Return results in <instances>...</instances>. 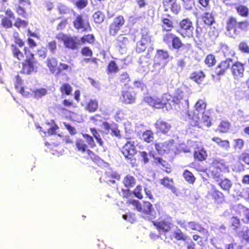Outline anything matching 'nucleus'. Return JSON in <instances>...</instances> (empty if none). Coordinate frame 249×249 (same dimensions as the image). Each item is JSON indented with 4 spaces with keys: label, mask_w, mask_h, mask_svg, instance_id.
<instances>
[{
    "label": "nucleus",
    "mask_w": 249,
    "mask_h": 249,
    "mask_svg": "<svg viewBox=\"0 0 249 249\" xmlns=\"http://www.w3.org/2000/svg\"><path fill=\"white\" fill-rule=\"evenodd\" d=\"M191 94L190 89L182 85L177 89L172 102L178 106L179 108L188 112L189 108V96Z\"/></svg>",
    "instance_id": "f257e3e1"
},
{
    "label": "nucleus",
    "mask_w": 249,
    "mask_h": 249,
    "mask_svg": "<svg viewBox=\"0 0 249 249\" xmlns=\"http://www.w3.org/2000/svg\"><path fill=\"white\" fill-rule=\"evenodd\" d=\"M25 54L26 55V59L23 63L22 71L23 73L30 74L35 71L37 69V62L34 59V54L28 51L26 48H24Z\"/></svg>",
    "instance_id": "f03ea898"
},
{
    "label": "nucleus",
    "mask_w": 249,
    "mask_h": 249,
    "mask_svg": "<svg viewBox=\"0 0 249 249\" xmlns=\"http://www.w3.org/2000/svg\"><path fill=\"white\" fill-rule=\"evenodd\" d=\"M59 40L62 41L66 48L71 50L77 49L80 45V39L76 37H72L70 35L59 33L56 36Z\"/></svg>",
    "instance_id": "7ed1b4c3"
},
{
    "label": "nucleus",
    "mask_w": 249,
    "mask_h": 249,
    "mask_svg": "<svg viewBox=\"0 0 249 249\" xmlns=\"http://www.w3.org/2000/svg\"><path fill=\"white\" fill-rule=\"evenodd\" d=\"M206 107V104L204 101L202 100H199L195 105V109L194 110L192 115L188 113V111L187 112L189 117L193 121V122H192V125H196L197 124V123L199 122V120L200 119L199 115L201 113H204L205 112Z\"/></svg>",
    "instance_id": "20e7f679"
},
{
    "label": "nucleus",
    "mask_w": 249,
    "mask_h": 249,
    "mask_svg": "<svg viewBox=\"0 0 249 249\" xmlns=\"http://www.w3.org/2000/svg\"><path fill=\"white\" fill-rule=\"evenodd\" d=\"M180 29L178 32L183 37H193L194 27L189 18L182 19L179 23Z\"/></svg>",
    "instance_id": "39448f33"
},
{
    "label": "nucleus",
    "mask_w": 249,
    "mask_h": 249,
    "mask_svg": "<svg viewBox=\"0 0 249 249\" xmlns=\"http://www.w3.org/2000/svg\"><path fill=\"white\" fill-rule=\"evenodd\" d=\"M126 203L132 205L138 211L145 214H151L153 210L152 205L149 202H144L142 206L139 201L135 199H129Z\"/></svg>",
    "instance_id": "423d86ee"
},
{
    "label": "nucleus",
    "mask_w": 249,
    "mask_h": 249,
    "mask_svg": "<svg viewBox=\"0 0 249 249\" xmlns=\"http://www.w3.org/2000/svg\"><path fill=\"white\" fill-rule=\"evenodd\" d=\"M164 98H166V100L169 101L171 97L170 95L165 94L162 99L161 100L157 97L147 96L144 98V101L150 106L157 108H160L166 104V102L164 101Z\"/></svg>",
    "instance_id": "0eeeda50"
},
{
    "label": "nucleus",
    "mask_w": 249,
    "mask_h": 249,
    "mask_svg": "<svg viewBox=\"0 0 249 249\" xmlns=\"http://www.w3.org/2000/svg\"><path fill=\"white\" fill-rule=\"evenodd\" d=\"M137 142L134 139L128 141L123 146L122 152L126 159L131 160L136 153V145Z\"/></svg>",
    "instance_id": "6e6552de"
},
{
    "label": "nucleus",
    "mask_w": 249,
    "mask_h": 249,
    "mask_svg": "<svg viewBox=\"0 0 249 249\" xmlns=\"http://www.w3.org/2000/svg\"><path fill=\"white\" fill-rule=\"evenodd\" d=\"M74 27L78 30H82L83 31H87L89 27V23L88 17L86 15H77L73 22Z\"/></svg>",
    "instance_id": "1a4fd4ad"
},
{
    "label": "nucleus",
    "mask_w": 249,
    "mask_h": 249,
    "mask_svg": "<svg viewBox=\"0 0 249 249\" xmlns=\"http://www.w3.org/2000/svg\"><path fill=\"white\" fill-rule=\"evenodd\" d=\"M173 142L174 141L170 140L164 142L157 143L155 144V148L159 154H164L173 149Z\"/></svg>",
    "instance_id": "9d476101"
},
{
    "label": "nucleus",
    "mask_w": 249,
    "mask_h": 249,
    "mask_svg": "<svg viewBox=\"0 0 249 249\" xmlns=\"http://www.w3.org/2000/svg\"><path fill=\"white\" fill-rule=\"evenodd\" d=\"M169 55L166 51L160 50L157 51V53L155 57V62L162 66H165L167 62Z\"/></svg>",
    "instance_id": "9b49d317"
},
{
    "label": "nucleus",
    "mask_w": 249,
    "mask_h": 249,
    "mask_svg": "<svg viewBox=\"0 0 249 249\" xmlns=\"http://www.w3.org/2000/svg\"><path fill=\"white\" fill-rule=\"evenodd\" d=\"M231 71L235 79H240L243 77L244 75V66L240 62L232 63L231 67Z\"/></svg>",
    "instance_id": "f8f14e48"
},
{
    "label": "nucleus",
    "mask_w": 249,
    "mask_h": 249,
    "mask_svg": "<svg viewBox=\"0 0 249 249\" xmlns=\"http://www.w3.org/2000/svg\"><path fill=\"white\" fill-rule=\"evenodd\" d=\"M46 64L50 72L55 75L60 73V69L58 68V60L53 57H49L46 60Z\"/></svg>",
    "instance_id": "ddd939ff"
},
{
    "label": "nucleus",
    "mask_w": 249,
    "mask_h": 249,
    "mask_svg": "<svg viewBox=\"0 0 249 249\" xmlns=\"http://www.w3.org/2000/svg\"><path fill=\"white\" fill-rule=\"evenodd\" d=\"M232 61L230 58H228L224 61H222L216 69V73L218 75H221L224 74L226 71L227 70L232 64Z\"/></svg>",
    "instance_id": "4468645a"
},
{
    "label": "nucleus",
    "mask_w": 249,
    "mask_h": 249,
    "mask_svg": "<svg viewBox=\"0 0 249 249\" xmlns=\"http://www.w3.org/2000/svg\"><path fill=\"white\" fill-rule=\"evenodd\" d=\"M156 130L159 132L167 133L171 128V125L169 123L158 120L155 124Z\"/></svg>",
    "instance_id": "2eb2a0df"
},
{
    "label": "nucleus",
    "mask_w": 249,
    "mask_h": 249,
    "mask_svg": "<svg viewBox=\"0 0 249 249\" xmlns=\"http://www.w3.org/2000/svg\"><path fill=\"white\" fill-rule=\"evenodd\" d=\"M75 146L78 151L84 153L87 152L89 155L92 154L91 150L88 149V146L86 143L85 141L82 139L78 138L75 142Z\"/></svg>",
    "instance_id": "dca6fc26"
},
{
    "label": "nucleus",
    "mask_w": 249,
    "mask_h": 249,
    "mask_svg": "<svg viewBox=\"0 0 249 249\" xmlns=\"http://www.w3.org/2000/svg\"><path fill=\"white\" fill-rule=\"evenodd\" d=\"M211 164L213 167L219 169L220 171H223L228 168V166L224 160L219 158L212 159Z\"/></svg>",
    "instance_id": "f3484780"
},
{
    "label": "nucleus",
    "mask_w": 249,
    "mask_h": 249,
    "mask_svg": "<svg viewBox=\"0 0 249 249\" xmlns=\"http://www.w3.org/2000/svg\"><path fill=\"white\" fill-rule=\"evenodd\" d=\"M154 225L156 227L157 230L159 232H166L169 231L171 229L170 223L166 222L164 220L160 222L155 221L153 222Z\"/></svg>",
    "instance_id": "a211bd4d"
},
{
    "label": "nucleus",
    "mask_w": 249,
    "mask_h": 249,
    "mask_svg": "<svg viewBox=\"0 0 249 249\" xmlns=\"http://www.w3.org/2000/svg\"><path fill=\"white\" fill-rule=\"evenodd\" d=\"M160 183L164 187L170 189L174 194L177 193V189L174 186V181L172 179L168 177L164 178L163 179H160Z\"/></svg>",
    "instance_id": "6ab92c4d"
},
{
    "label": "nucleus",
    "mask_w": 249,
    "mask_h": 249,
    "mask_svg": "<svg viewBox=\"0 0 249 249\" xmlns=\"http://www.w3.org/2000/svg\"><path fill=\"white\" fill-rule=\"evenodd\" d=\"M136 99L135 94L134 92L123 91L121 100L126 104L133 103Z\"/></svg>",
    "instance_id": "aec40b11"
},
{
    "label": "nucleus",
    "mask_w": 249,
    "mask_h": 249,
    "mask_svg": "<svg viewBox=\"0 0 249 249\" xmlns=\"http://www.w3.org/2000/svg\"><path fill=\"white\" fill-rule=\"evenodd\" d=\"M212 140L215 142L217 145L223 149L228 150L230 147V142L228 140H222L218 137H213Z\"/></svg>",
    "instance_id": "412c9836"
},
{
    "label": "nucleus",
    "mask_w": 249,
    "mask_h": 249,
    "mask_svg": "<svg viewBox=\"0 0 249 249\" xmlns=\"http://www.w3.org/2000/svg\"><path fill=\"white\" fill-rule=\"evenodd\" d=\"M218 184L222 190L229 192L232 186V183L230 179L225 178L221 179Z\"/></svg>",
    "instance_id": "4be33fe9"
},
{
    "label": "nucleus",
    "mask_w": 249,
    "mask_h": 249,
    "mask_svg": "<svg viewBox=\"0 0 249 249\" xmlns=\"http://www.w3.org/2000/svg\"><path fill=\"white\" fill-rule=\"evenodd\" d=\"M207 156V152L203 148H197L194 153L195 158L200 161L204 160Z\"/></svg>",
    "instance_id": "5701e85b"
},
{
    "label": "nucleus",
    "mask_w": 249,
    "mask_h": 249,
    "mask_svg": "<svg viewBox=\"0 0 249 249\" xmlns=\"http://www.w3.org/2000/svg\"><path fill=\"white\" fill-rule=\"evenodd\" d=\"M154 133L151 130H146L144 131L141 137V139L143 141L149 143L153 141L154 139Z\"/></svg>",
    "instance_id": "b1692460"
},
{
    "label": "nucleus",
    "mask_w": 249,
    "mask_h": 249,
    "mask_svg": "<svg viewBox=\"0 0 249 249\" xmlns=\"http://www.w3.org/2000/svg\"><path fill=\"white\" fill-rule=\"evenodd\" d=\"M123 183L126 188H131L135 185L136 179L133 176L127 175L124 178Z\"/></svg>",
    "instance_id": "393cba45"
},
{
    "label": "nucleus",
    "mask_w": 249,
    "mask_h": 249,
    "mask_svg": "<svg viewBox=\"0 0 249 249\" xmlns=\"http://www.w3.org/2000/svg\"><path fill=\"white\" fill-rule=\"evenodd\" d=\"M204 77L205 75L203 72L201 71L193 72L190 75V78L198 84H199L202 82Z\"/></svg>",
    "instance_id": "a878e982"
},
{
    "label": "nucleus",
    "mask_w": 249,
    "mask_h": 249,
    "mask_svg": "<svg viewBox=\"0 0 249 249\" xmlns=\"http://www.w3.org/2000/svg\"><path fill=\"white\" fill-rule=\"evenodd\" d=\"M202 19L204 23L208 25H212L214 21L212 14L210 13H205L202 17Z\"/></svg>",
    "instance_id": "bb28decb"
},
{
    "label": "nucleus",
    "mask_w": 249,
    "mask_h": 249,
    "mask_svg": "<svg viewBox=\"0 0 249 249\" xmlns=\"http://www.w3.org/2000/svg\"><path fill=\"white\" fill-rule=\"evenodd\" d=\"M208 114L209 113L206 111H205L204 113L200 114V119L199 120V122L197 123V124L199 122H203V123L206 124V125L207 126L211 125V122Z\"/></svg>",
    "instance_id": "cd10ccee"
},
{
    "label": "nucleus",
    "mask_w": 249,
    "mask_h": 249,
    "mask_svg": "<svg viewBox=\"0 0 249 249\" xmlns=\"http://www.w3.org/2000/svg\"><path fill=\"white\" fill-rule=\"evenodd\" d=\"M104 18L105 16L104 14L100 11L95 12L93 15L94 21L96 23L100 24L103 22L104 20Z\"/></svg>",
    "instance_id": "c85d7f7f"
},
{
    "label": "nucleus",
    "mask_w": 249,
    "mask_h": 249,
    "mask_svg": "<svg viewBox=\"0 0 249 249\" xmlns=\"http://www.w3.org/2000/svg\"><path fill=\"white\" fill-rule=\"evenodd\" d=\"M213 196L218 202L221 203L224 201V196L223 194L218 190L214 189L213 190Z\"/></svg>",
    "instance_id": "c756f323"
},
{
    "label": "nucleus",
    "mask_w": 249,
    "mask_h": 249,
    "mask_svg": "<svg viewBox=\"0 0 249 249\" xmlns=\"http://www.w3.org/2000/svg\"><path fill=\"white\" fill-rule=\"evenodd\" d=\"M183 177L187 182L193 184L195 181V178L193 174L188 170L184 171L183 173Z\"/></svg>",
    "instance_id": "7c9ffc66"
},
{
    "label": "nucleus",
    "mask_w": 249,
    "mask_h": 249,
    "mask_svg": "<svg viewBox=\"0 0 249 249\" xmlns=\"http://www.w3.org/2000/svg\"><path fill=\"white\" fill-rule=\"evenodd\" d=\"M237 23L236 19L233 17H230L228 18L226 24V30L232 29L235 28V26Z\"/></svg>",
    "instance_id": "2f4dec72"
},
{
    "label": "nucleus",
    "mask_w": 249,
    "mask_h": 249,
    "mask_svg": "<svg viewBox=\"0 0 249 249\" xmlns=\"http://www.w3.org/2000/svg\"><path fill=\"white\" fill-rule=\"evenodd\" d=\"M98 107V103L95 100H90L86 108L89 112H94L96 110Z\"/></svg>",
    "instance_id": "473e14b6"
},
{
    "label": "nucleus",
    "mask_w": 249,
    "mask_h": 249,
    "mask_svg": "<svg viewBox=\"0 0 249 249\" xmlns=\"http://www.w3.org/2000/svg\"><path fill=\"white\" fill-rule=\"evenodd\" d=\"M174 238L178 241L182 240L185 241L187 239V237L184 235L183 233L180 231L178 230L174 231L173 234Z\"/></svg>",
    "instance_id": "72a5a7b5"
},
{
    "label": "nucleus",
    "mask_w": 249,
    "mask_h": 249,
    "mask_svg": "<svg viewBox=\"0 0 249 249\" xmlns=\"http://www.w3.org/2000/svg\"><path fill=\"white\" fill-rule=\"evenodd\" d=\"M94 36L92 35H88L84 36L80 39V44H85L86 43H91L94 41Z\"/></svg>",
    "instance_id": "f704fd0d"
},
{
    "label": "nucleus",
    "mask_w": 249,
    "mask_h": 249,
    "mask_svg": "<svg viewBox=\"0 0 249 249\" xmlns=\"http://www.w3.org/2000/svg\"><path fill=\"white\" fill-rule=\"evenodd\" d=\"M12 52L14 57H17L18 59L20 60L23 58V53L15 46H12Z\"/></svg>",
    "instance_id": "c9c22d12"
},
{
    "label": "nucleus",
    "mask_w": 249,
    "mask_h": 249,
    "mask_svg": "<svg viewBox=\"0 0 249 249\" xmlns=\"http://www.w3.org/2000/svg\"><path fill=\"white\" fill-rule=\"evenodd\" d=\"M60 90L62 93L70 95L71 92V87L69 84L64 83L61 87Z\"/></svg>",
    "instance_id": "e433bc0d"
},
{
    "label": "nucleus",
    "mask_w": 249,
    "mask_h": 249,
    "mask_svg": "<svg viewBox=\"0 0 249 249\" xmlns=\"http://www.w3.org/2000/svg\"><path fill=\"white\" fill-rule=\"evenodd\" d=\"M117 41L118 42V45L120 47H124L128 43V40L127 38L125 37L123 35L119 36L117 38Z\"/></svg>",
    "instance_id": "4c0bfd02"
},
{
    "label": "nucleus",
    "mask_w": 249,
    "mask_h": 249,
    "mask_svg": "<svg viewBox=\"0 0 249 249\" xmlns=\"http://www.w3.org/2000/svg\"><path fill=\"white\" fill-rule=\"evenodd\" d=\"M124 18L122 16H119L114 19L113 22L112 23L114 25H116L120 28L124 24Z\"/></svg>",
    "instance_id": "58836bf2"
},
{
    "label": "nucleus",
    "mask_w": 249,
    "mask_h": 249,
    "mask_svg": "<svg viewBox=\"0 0 249 249\" xmlns=\"http://www.w3.org/2000/svg\"><path fill=\"white\" fill-rule=\"evenodd\" d=\"M83 136L85 138L86 142L90 148H93L95 146V142L91 136L87 134H83Z\"/></svg>",
    "instance_id": "ea45409f"
},
{
    "label": "nucleus",
    "mask_w": 249,
    "mask_h": 249,
    "mask_svg": "<svg viewBox=\"0 0 249 249\" xmlns=\"http://www.w3.org/2000/svg\"><path fill=\"white\" fill-rule=\"evenodd\" d=\"M57 9L59 11L60 13L62 14H68L71 11L70 8L61 3H59L58 4Z\"/></svg>",
    "instance_id": "a19ab883"
},
{
    "label": "nucleus",
    "mask_w": 249,
    "mask_h": 249,
    "mask_svg": "<svg viewBox=\"0 0 249 249\" xmlns=\"http://www.w3.org/2000/svg\"><path fill=\"white\" fill-rule=\"evenodd\" d=\"M205 62L209 67L213 66L216 62L214 56L212 54L208 55L205 59Z\"/></svg>",
    "instance_id": "79ce46f5"
},
{
    "label": "nucleus",
    "mask_w": 249,
    "mask_h": 249,
    "mask_svg": "<svg viewBox=\"0 0 249 249\" xmlns=\"http://www.w3.org/2000/svg\"><path fill=\"white\" fill-rule=\"evenodd\" d=\"M148 43H145L144 41H140L137 43L136 51L138 53H141L144 51L146 48V45Z\"/></svg>",
    "instance_id": "37998d69"
},
{
    "label": "nucleus",
    "mask_w": 249,
    "mask_h": 249,
    "mask_svg": "<svg viewBox=\"0 0 249 249\" xmlns=\"http://www.w3.org/2000/svg\"><path fill=\"white\" fill-rule=\"evenodd\" d=\"M162 22L163 24L162 26L163 29L166 31H170L172 27V22L167 18H164Z\"/></svg>",
    "instance_id": "c03bdc74"
},
{
    "label": "nucleus",
    "mask_w": 249,
    "mask_h": 249,
    "mask_svg": "<svg viewBox=\"0 0 249 249\" xmlns=\"http://www.w3.org/2000/svg\"><path fill=\"white\" fill-rule=\"evenodd\" d=\"M47 49L45 47H41L40 48L37 49L36 51V54L38 55L39 57L44 59L47 56Z\"/></svg>",
    "instance_id": "a18cd8bd"
},
{
    "label": "nucleus",
    "mask_w": 249,
    "mask_h": 249,
    "mask_svg": "<svg viewBox=\"0 0 249 249\" xmlns=\"http://www.w3.org/2000/svg\"><path fill=\"white\" fill-rule=\"evenodd\" d=\"M238 13L242 16L246 17L248 14V9L244 6L241 5L237 8Z\"/></svg>",
    "instance_id": "49530a36"
},
{
    "label": "nucleus",
    "mask_w": 249,
    "mask_h": 249,
    "mask_svg": "<svg viewBox=\"0 0 249 249\" xmlns=\"http://www.w3.org/2000/svg\"><path fill=\"white\" fill-rule=\"evenodd\" d=\"M172 46L175 49H178L182 46V43L178 37L175 36L172 42Z\"/></svg>",
    "instance_id": "de8ad7c7"
},
{
    "label": "nucleus",
    "mask_w": 249,
    "mask_h": 249,
    "mask_svg": "<svg viewBox=\"0 0 249 249\" xmlns=\"http://www.w3.org/2000/svg\"><path fill=\"white\" fill-rule=\"evenodd\" d=\"M141 41L147 43H149L150 42V37L148 35V32L146 29H144L142 30Z\"/></svg>",
    "instance_id": "09e8293b"
},
{
    "label": "nucleus",
    "mask_w": 249,
    "mask_h": 249,
    "mask_svg": "<svg viewBox=\"0 0 249 249\" xmlns=\"http://www.w3.org/2000/svg\"><path fill=\"white\" fill-rule=\"evenodd\" d=\"M108 70L110 72H116L119 71V68L114 61H111L108 65Z\"/></svg>",
    "instance_id": "8fccbe9b"
},
{
    "label": "nucleus",
    "mask_w": 249,
    "mask_h": 249,
    "mask_svg": "<svg viewBox=\"0 0 249 249\" xmlns=\"http://www.w3.org/2000/svg\"><path fill=\"white\" fill-rule=\"evenodd\" d=\"M33 93L36 98H41L46 94L47 90L45 89H40L34 91Z\"/></svg>",
    "instance_id": "3c124183"
},
{
    "label": "nucleus",
    "mask_w": 249,
    "mask_h": 249,
    "mask_svg": "<svg viewBox=\"0 0 249 249\" xmlns=\"http://www.w3.org/2000/svg\"><path fill=\"white\" fill-rule=\"evenodd\" d=\"M88 3V0H77L75 2V5L80 9L86 7Z\"/></svg>",
    "instance_id": "603ef678"
},
{
    "label": "nucleus",
    "mask_w": 249,
    "mask_h": 249,
    "mask_svg": "<svg viewBox=\"0 0 249 249\" xmlns=\"http://www.w3.org/2000/svg\"><path fill=\"white\" fill-rule=\"evenodd\" d=\"M219 129L221 132H226L229 129V124L226 122H222L219 125Z\"/></svg>",
    "instance_id": "864d4df0"
},
{
    "label": "nucleus",
    "mask_w": 249,
    "mask_h": 249,
    "mask_svg": "<svg viewBox=\"0 0 249 249\" xmlns=\"http://www.w3.org/2000/svg\"><path fill=\"white\" fill-rule=\"evenodd\" d=\"M175 36L172 34H166L163 37V41L166 43L169 44L172 42L173 38Z\"/></svg>",
    "instance_id": "5fc2aeb1"
},
{
    "label": "nucleus",
    "mask_w": 249,
    "mask_h": 249,
    "mask_svg": "<svg viewBox=\"0 0 249 249\" xmlns=\"http://www.w3.org/2000/svg\"><path fill=\"white\" fill-rule=\"evenodd\" d=\"M235 145L234 148L236 149L241 150L243 147L244 145V141L242 139H238L234 140Z\"/></svg>",
    "instance_id": "6e6d98bb"
},
{
    "label": "nucleus",
    "mask_w": 249,
    "mask_h": 249,
    "mask_svg": "<svg viewBox=\"0 0 249 249\" xmlns=\"http://www.w3.org/2000/svg\"><path fill=\"white\" fill-rule=\"evenodd\" d=\"M139 154L140 157L141 158V160L143 161L144 164H146L149 162L148 155L146 152H139Z\"/></svg>",
    "instance_id": "4d7b16f0"
},
{
    "label": "nucleus",
    "mask_w": 249,
    "mask_h": 249,
    "mask_svg": "<svg viewBox=\"0 0 249 249\" xmlns=\"http://www.w3.org/2000/svg\"><path fill=\"white\" fill-rule=\"evenodd\" d=\"M120 29V28L119 27L111 23L109 27V34L110 35L115 36Z\"/></svg>",
    "instance_id": "13d9d810"
},
{
    "label": "nucleus",
    "mask_w": 249,
    "mask_h": 249,
    "mask_svg": "<svg viewBox=\"0 0 249 249\" xmlns=\"http://www.w3.org/2000/svg\"><path fill=\"white\" fill-rule=\"evenodd\" d=\"M27 25V23L23 20H21L19 18H18L16 22L14 24V25L17 28H19L20 27H26Z\"/></svg>",
    "instance_id": "bf43d9fd"
},
{
    "label": "nucleus",
    "mask_w": 249,
    "mask_h": 249,
    "mask_svg": "<svg viewBox=\"0 0 249 249\" xmlns=\"http://www.w3.org/2000/svg\"><path fill=\"white\" fill-rule=\"evenodd\" d=\"M2 25L5 28H10L12 26V23L11 20L7 18H4L2 19Z\"/></svg>",
    "instance_id": "052dcab7"
},
{
    "label": "nucleus",
    "mask_w": 249,
    "mask_h": 249,
    "mask_svg": "<svg viewBox=\"0 0 249 249\" xmlns=\"http://www.w3.org/2000/svg\"><path fill=\"white\" fill-rule=\"evenodd\" d=\"M226 34L229 37L234 38L237 35L238 33L237 32L236 29L233 28L232 29L226 30Z\"/></svg>",
    "instance_id": "680f3d73"
},
{
    "label": "nucleus",
    "mask_w": 249,
    "mask_h": 249,
    "mask_svg": "<svg viewBox=\"0 0 249 249\" xmlns=\"http://www.w3.org/2000/svg\"><path fill=\"white\" fill-rule=\"evenodd\" d=\"M183 1L185 8L187 9H191L194 5V0H182Z\"/></svg>",
    "instance_id": "e2e57ef3"
},
{
    "label": "nucleus",
    "mask_w": 249,
    "mask_h": 249,
    "mask_svg": "<svg viewBox=\"0 0 249 249\" xmlns=\"http://www.w3.org/2000/svg\"><path fill=\"white\" fill-rule=\"evenodd\" d=\"M142 190V186L138 185L133 192V194L135 196L139 199H142V195L140 192Z\"/></svg>",
    "instance_id": "0e129e2a"
},
{
    "label": "nucleus",
    "mask_w": 249,
    "mask_h": 249,
    "mask_svg": "<svg viewBox=\"0 0 249 249\" xmlns=\"http://www.w3.org/2000/svg\"><path fill=\"white\" fill-rule=\"evenodd\" d=\"M48 47L52 53H54L56 49V44L54 41H52L48 43Z\"/></svg>",
    "instance_id": "69168bd1"
},
{
    "label": "nucleus",
    "mask_w": 249,
    "mask_h": 249,
    "mask_svg": "<svg viewBox=\"0 0 249 249\" xmlns=\"http://www.w3.org/2000/svg\"><path fill=\"white\" fill-rule=\"evenodd\" d=\"M240 159L246 164H249V153H243L240 155Z\"/></svg>",
    "instance_id": "338daca9"
},
{
    "label": "nucleus",
    "mask_w": 249,
    "mask_h": 249,
    "mask_svg": "<svg viewBox=\"0 0 249 249\" xmlns=\"http://www.w3.org/2000/svg\"><path fill=\"white\" fill-rule=\"evenodd\" d=\"M239 49L246 53H249V47L245 42H241L239 46Z\"/></svg>",
    "instance_id": "774afa93"
}]
</instances>
